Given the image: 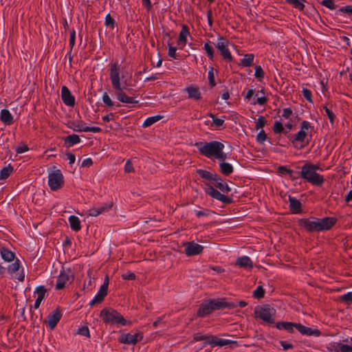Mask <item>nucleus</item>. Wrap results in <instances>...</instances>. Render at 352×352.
<instances>
[{
	"instance_id": "f257e3e1",
	"label": "nucleus",
	"mask_w": 352,
	"mask_h": 352,
	"mask_svg": "<svg viewBox=\"0 0 352 352\" xmlns=\"http://www.w3.org/2000/svg\"><path fill=\"white\" fill-rule=\"evenodd\" d=\"M333 217L317 218L310 217L299 219L298 225L309 232H319L330 230L336 223Z\"/></svg>"
},
{
	"instance_id": "f03ea898",
	"label": "nucleus",
	"mask_w": 352,
	"mask_h": 352,
	"mask_svg": "<svg viewBox=\"0 0 352 352\" xmlns=\"http://www.w3.org/2000/svg\"><path fill=\"white\" fill-rule=\"evenodd\" d=\"M248 305L244 300L228 302L225 298L206 299L202 301L199 308H236L239 306L243 307Z\"/></svg>"
},
{
	"instance_id": "7ed1b4c3",
	"label": "nucleus",
	"mask_w": 352,
	"mask_h": 352,
	"mask_svg": "<svg viewBox=\"0 0 352 352\" xmlns=\"http://www.w3.org/2000/svg\"><path fill=\"white\" fill-rule=\"evenodd\" d=\"M200 154L208 158H212L217 154L219 149L224 148V144L218 141L198 142L195 144Z\"/></svg>"
},
{
	"instance_id": "20e7f679",
	"label": "nucleus",
	"mask_w": 352,
	"mask_h": 352,
	"mask_svg": "<svg viewBox=\"0 0 352 352\" xmlns=\"http://www.w3.org/2000/svg\"><path fill=\"white\" fill-rule=\"evenodd\" d=\"M300 173L301 178L312 185L321 186L324 182V177L312 170L307 163L301 167Z\"/></svg>"
},
{
	"instance_id": "39448f33",
	"label": "nucleus",
	"mask_w": 352,
	"mask_h": 352,
	"mask_svg": "<svg viewBox=\"0 0 352 352\" xmlns=\"http://www.w3.org/2000/svg\"><path fill=\"white\" fill-rule=\"evenodd\" d=\"M100 316L104 323L116 322L123 326L131 324L130 321L125 320L123 316L115 309H112V311H109V309H102Z\"/></svg>"
},
{
	"instance_id": "423d86ee",
	"label": "nucleus",
	"mask_w": 352,
	"mask_h": 352,
	"mask_svg": "<svg viewBox=\"0 0 352 352\" xmlns=\"http://www.w3.org/2000/svg\"><path fill=\"white\" fill-rule=\"evenodd\" d=\"M109 78L111 82L112 87L114 89H120L121 80L124 78L120 74V65L118 62L111 63L109 64Z\"/></svg>"
},
{
	"instance_id": "0eeeda50",
	"label": "nucleus",
	"mask_w": 352,
	"mask_h": 352,
	"mask_svg": "<svg viewBox=\"0 0 352 352\" xmlns=\"http://www.w3.org/2000/svg\"><path fill=\"white\" fill-rule=\"evenodd\" d=\"M48 185L52 190H57L64 185V177L60 170L55 169L49 173Z\"/></svg>"
},
{
	"instance_id": "6e6552de",
	"label": "nucleus",
	"mask_w": 352,
	"mask_h": 352,
	"mask_svg": "<svg viewBox=\"0 0 352 352\" xmlns=\"http://www.w3.org/2000/svg\"><path fill=\"white\" fill-rule=\"evenodd\" d=\"M205 191L207 195H210L213 199L221 201L226 205H228L233 203V199L231 197L221 193L220 191L215 189L211 185H208Z\"/></svg>"
},
{
	"instance_id": "1a4fd4ad",
	"label": "nucleus",
	"mask_w": 352,
	"mask_h": 352,
	"mask_svg": "<svg viewBox=\"0 0 352 352\" xmlns=\"http://www.w3.org/2000/svg\"><path fill=\"white\" fill-rule=\"evenodd\" d=\"M143 338V333L141 331H138L133 335L131 333H122L118 338V342L122 344L135 345L142 341Z\"/></svg>"
},
{
	"instance_id": "9d476101",
	"label": "nucleus",
	"mask_w": 352,
	"mask_h": 352,
	"mask_svg": "<svg viewBox=\"0 0 352 352\" xmlns=\"http://www.w3.org/2000/svg\"><path fill=\"white\" fill-rule=\"evenodd\" d=\"M62 316L61 309H54L47 315L43 320V323L46 324L52 330L56 327Z\"/></svg>"
},
{
	"instance_id": "9b49d317",
	"label": "nucleus",
	"mask_w": 352,
	"mask_h": 352,
	"mask_svg": "<svg viewBox=\"0 0 352 352\" xmlns=\"http://www.w3.org/2000/svg\"><path fill=\"white\" fill-rule=\"evenodd\" d=\"M271 309H255L254 316L256 318L262 320L263 322L272 324H275V320L272 316L276 314V309H272L274 311L272 313Z\"/></svg>"
},
{
	"instance_id": "f8f14e48",
	"label": "nucleus",
	"mask_w": 352,
	"mask_h": 352,
	"mask_svg": "<svg viewBox=\"0 0 352 352\" xmlns=\"http://www.w3.org/2000/svg\"><path fill=\"white\" fill-rule=\"evenodd\" d=\"M70 278L72 280H74V276L69 269L61 271L55 285V289L57 290L63 289L65 287L66 283L69 281Z\"/></svg>"
},
{
	"instance_id": "ddd939ff",
	"label": "nucleus",
	"mask_w": 352,
	"mask_h": 352,
	"mask_svg": "<svg viewBox=\"0 0 352 352\" xmlns=\"http://www.w3.org/2000/svg\"><path fill=\"white\" fill-rule=\"evenodd\" d=\"M219 40L220 41L215 45V47L220 51L221 55L225 60L231 62L233 60V58L228 48V45L229 43L228 41L223 37H220Z\"/></svg>"
},
{
	"instance_id": "4468645a",
	"label": "nucleus",
	"mask_w": 352,
	"mask_h": 352,
	"mask_svg": "<svg viewBox=\"0 0 352 352\" xmlns=\"http://www.w3.org/2000/svg\"><path fill=\"white\" fill-rule=\"evenodd\" d=\"M184 246L185 247V253L188 256L200 254L204 250L202 245L194 241L186 242L184 243Z\"/></svg>"
},
{
	"instance_id": "2eb2a0df",
	"label": "nucleus",
	"mask_w": 352,
	"mask_h": 352,
	"mask_svg": "<svg viewBox=\"0 0 352 352\" xmlns=\"http://www.w3.org/2000/svg\"><path fill=\"white\" fill-rule=\"evenodd\" d=\"M113 206V202H109L104 203L98 208L94 207L87 211L88 215L91 217H97L111 210Z\"/></svg>"
},
{
	"instance_id": "dca6fc26",
	"label": "nucleus",
	"mask_w": 352,
	"mask_h": 352,
	"mask_svg": "<svg viewBox=\"0 0 352 352\" xmlns=\"http://www.w3.org/2000/svg\"><path fill=\"white\" fill-rule=\"evenodd\" d=\"M296 329L302 334L307 336L319 337L321 331L318 329H311L305 327L300 323H296Z\"/></svg>"
},
{
	"instance_id": "f3484780",
	"label": "nucleus",
	"mask_w": 352,
	"mask_h": 352,
	"mask_svg": "<svg viewBox=\"0 0 352 352\" xmlns=\"http://www.w3.org/2000/svg\"><path fill=\"white\" fill-rule=\"evenodd\" d=\"M61 98L65 105L69 107L74 106L75 98L66 86H63L61 88Z\"/></svg>"
},
{
	"instance_id": "a211bd4d",
	"label": "nucleus",
	"mask_w": 352,
	"mask_h": 352,
	"mask_svg": "<svg viewBox=\"0 0 352 352\" xmlns=\"http://www.w3.org/2000/svg\"><path fill=\"white\" fill-rule=\"evenodd\" d=\"M125 87H120V89H115V94L116 96L117 99L123 103L127 104H137L138 103V100H134L133 98L128 96L124 92V89Z\"/></svg>"
},
{
	"instance_id": "6ab92c4d",
	"label": "nucleus",
	"mask_w": 352,
	"mask_h": 352,
	"mask_svg": "<svg viewBox=\"0 0 352 352\" xmlns=\"http://www.w3.org/2000/svg\"><path fill=\"white\" fill-rule=\"evenodd\" d=\"M212 184L223 193H228L231 191V188L229 187L228 184L217 173H215L214 180L212 182Z\"/></svg>"
},
{
	"instance_id": "aec40b11",
	"label": "nucleus",
	"mask_w": 352,
	"mask_h": 352,
	"mask_svg": "<svg viewBox=\"0 0 352 352\" xmlns=\"http://www.w3.org/2000/svg\"><path fill=\"white\" fill-rule=\"evenodd\" d=\"M235 264L236 265H238L240 267L244 268L245 270H251L253 267V263L252 260L247 256L238 258Z\"/></svg>"
},
{
	"instance_id": "412c9836",
	"label": "nucleus",
	"mask_w": 352,
	"mask_h": 352,
	"mask_svg": "<svg viewBox=\"0 0 352 352\" xmlns=\"http://www.w3.org/2000/svg\"><path fill=\"white\" fill-rule=\"evenodd\" d=\"M289 209L293 214H299L302 212V204L300 201L296 198L289 196Z\"/></svg>"
},
{
	"instance_id": "4be33fe9",
	"label": "nucleus",
	"mask_w": 352,
	"mask_h": 352,
	"mask_svg": "<svg viewBox=\"0 0 352 352\" xmlns=\"http://www.w3.org/2000/svg\"><path fill=\"white\" fill-rule=\"evenodd\" d=\"M108 292V290L104 289V288L100 287L98 292L96 295L94 299H92L89 302V305L92 307L94 305H96L98 304H100L102 302L104 298V297L107 296Z\"/></svg>"
},
{
	"instance_id": "5701e85b",
	"label": "nucleus",
	"mask_w": 352,
	"mask_h": 352,
	"mask_svg": "<svg viewBox=\"0 0 352 352\" xmlns=\"http://www.w3.org/2000/svg\"><path fill=\"white\" fill-rule=\"evenodd\" d=\"M188 93V98L195 100H199L201 98V94L198 87L189 86L185 89Z\"/></svg>"
},
{
	"instance_id": "b1692460",
	"label": "nucleus",
	"mask_w": 352,
	"mask_h": 352,
	"mask_svg": "<svg viewBox=\"0 0 352 352\" xmlns=\"http://www.w3.org/2000/svg\"><path fill=\"white\" fill-rule=\"evenodd\" d=\"M276 327L278 329H284L287 331L288 333H294V328H296V322H278L275 323Z\"/></svg>"
},
{
	"instance_id": "393cba45",
	"label": "nucleus",
	"mask_w": 352,
	"mask_h": 352,
	"mask_svg": "<svg viewBox=\"0 0 352 352\" xmlns=\"http://www.w3.org/2000/svg\"><path fill=\"white\" fill-rule=\"evenodd\" d=\"M306 138L307 133L303 130H300L295 135H287V138L294 144H295V142H304Z\"/></svg>"
},
{
	"instance_id": "a878e982",
	"label": "nucleus",
	"mask_w": 352,
	"mask_h": 352,
	"mask_svg": "<svg viewBox=\"0 0 352 352\" xmlns=\"http://www.w3.org/2000/svg\"><path fill=\"white\" fill-rule=\"evenodd\" d=\"M65 146L67 148L78 144L80 142V136L76 134L69 135L63 138Z\"/></svg>"
},
{
	"instance_id": "bb28decb",
	"label": "nucleus",
	"mask_w": 352,
	"mask_h": 352,
	"mask_svg": "<svg viewBox=\"0 0 352 352\" xmlns=\"http://www.w3.org/2000/svg\"><path fill=\"white\" fill-rule=\"evenodd\" d=\"M1 120L8 125H10L13 123V116L9 111V110L6 109H3L1 111V116H0Z\"/></svg>"
},
{
	"instance_id": "cd10ccee",
	"label": "nucleus",
	"mask_w": 352,
	"mask_h": 352,
	"mask_svg": "<svg viewBox=\"0 0 352 352\" xmlns=\"http://www.w3.org/2000/svg\"><path fill=\"white\" fill-rule=\"evenodd\" d=\"M67 126L76 132H85V126H84L83 122L81 120L70 121L68 122Z\"/></svg>"
},
{
	"instance_id": "c85d7f7f",
	"label": "nucleus",
	"mask_w": 352,
	"mask_h": 352,
	"mask_svg": "<svg viewBox=\"0 0 352 352\" xmlns=\"http://www.w3.org/2000/svg\"><path fill=\"white\" fill-rule=\"evenodd\" d=\"M219 170L225 176H229L234 171L233 166L228 162H221L219 164Z\"/></svg>"
},
{
	"instance_id": "c756f323",
	"label": "nucleus",
	"mask_w": 352,
	"mask_h": 352,
	"mask_svg": "<svg viewBox=\"0 0 352 352\" xmlns=\"http://www.w3.org/2000/svg\"><path fill=\"white\" fill-rule=\"evenodd\" d=\"M190 34L189 28L186 25H183L182 30L179 33L178 44H183L184 45L186 43L187 36Z\"/></svg>"
},
{
	"instance_id": "7c9ffc66",
	"label": "nucleus",
	"mask_w": 352,
	"mask_h": 352,
	"mask_svg": "<svg viewBox=\"0 0 352 352\" xmlns=\"http://www.w3.org/2000/svg\"><path fill=\"white\" fill-rule=\"evenodd\" d=\"M70 228L74 231H79L81 229L80 221L78 217L72 215L69 217Z\"/></svg>"
},
{
	"instance_id": "2f4dec72",
	"label": "nucleus",
	"mask_w": 352,
	"mask_h": 352,
	"mask_svg": "<svg viewBox=\"0 0 352 352\" xmlns=\"http://www.w3.org/2000/svg\"><path fill=\"white\" fill-rule=\"evenodd\" d=\"M1 254L2 258L5 261L10 262L14 261L15 258V254L12 251L9 250L8 249L6 248H3L1 250Z\"/></svg>"
},
{
	"instance_id": "473e14b6",
	"label": "nucleus",
	"mask_w": 352,
	"mask_h": 352,
	"mask_svg": "<svg viewBox=\"0 0 352 352\" xmlns=\"http://www.w3.org/2000/svg\"><path fill=\"white\" fill-rule=\"evenodd\" d=\"M209 344L213 346H223L228 345L230 343V342L228 340H223L221 338H218L215 336H211L210 341H208Z\"/></svg>"
},
{
	"instance_id": "72a5a7b5",
	"label": "nucleus",
	"mask_w": 352,
	"mask_h": 352,
	"mask_svg": "<svg viewBox=\"0 0 352 352\" xmlns=\"http://www.w3.org/2000/svg\"><path fill=\"white\" fill-rule=\"evenodd\" d=\"M197 173L201 177V178H204L205 179H207L210 182H213L214 180V175H215V173L214 174H212L211 173H210L209 171L208 170H203V169H197Z\"/></svg>"
},
{
	"instance_id": "f704fd0d",
	"label": "nucleus",
	"mask_w": 352,
	"mask_h": 352,
	"mask_svg": "<svg viewBox=\"0 0 352 352\" xmlns=\"http://www.w3.org/2000/svg\"><path fill=\"white\" fill-rule=\"evenodd\" d=\"M254 56L253 54H246L241 60V65L243 67H251L253 65Z\"/></svg>"
},
{
	"instance_id": "c9c22d12",
	"label": "nucleus",
	"mask_w": 352,
	"mask_h": 352,
	"mask_svg": "<svg viewBox=\"0 0 352 352\" xmlns=\"http://www.w3.org/2000/svg\"><path fill=\"white\" fill-rule=\"evenodd\" d=\"M162 118L163 116L160 115L148 117L145 120V121L142 124V126L145 128L148 127L153 124L154 123L157 122V121L160 120Z\"/></svg>"
},
{
	"instance_id": "e433bc0d",
	"label": "nucleus",
	"mask_w": 352,
	"mask_h": 352,
	"mask_svg": "<svg viewBox=\"0 0 352 352\" xmlns=\"http://www.w3.org/2000/svg\"><path fill=\"white\" fill-rule=\"evenodd\" d=\"M285 1L300 11H302L305 8V0H285Z\"/></svg>"
},
{
	"instance_id": "4c0bfd02",
	"label": "nucleus",
	"mask_w": 352,
	"mask_h": 352,
	"mask_svg": "<svg viewBox=\"0 0 352 352\" xmlns=\"http://www.w3.org/2000/svg\"><path fill=\"white\" fill-rule=\"evenodd\" d=\"M13 167L10 164L4 167L0 171V180L6 179L8 178L10 174L13 172Z\"/></svg>"
},
{
	"instance_id": "58836bf2",
	"label": "nucleus",
	"mask_w": 352,
	"mask_h": 352,
	"mask_svg": "<svg viewBox=\"0 0 352 352\" xmlns=\"http://www.w3.org/2000/svg\"><path fill=\"white\" fill-rule=\"evenodd\" d=\"M339 300L346 305H352V291L340 296L339 297Z\"/></svg>"
},
{
	"instance_id": "ea45409f",
	"label": "nucleus",
	"mask_w": 352,
	"mask_h": 352,
	"mask_svg": "<svg viewBox=\"0 0 352 352\" xmlns=\"http://www.w3.org/2000/svg\"><path fill=\"white\" fill-rule=\"evenodd\" d=\"M211 336H204L200 333H195L193 336V340L198 341H205V344H209L208 341H210Z\"/></svg>"
},
{
	"instance_id": "a19ab883",
	"label": "nucleus",
	"mask_w": 352,
	"mask_h": 352,
	"mask_svg": "<svg viewBox=\"0 0 352 352\" xmlns=\"http://www.w3.org/2000/svg\"><path fill=\"white\" fill-rule=\"evenodd\" d=\"M208 116L212 119V126L220 127L222 126L224 124V120L215 117L214 114L212 113H208Z\"/></svg>"
},
{
	"instance_id": "79ce46f5",
	"label": "nucleus",
	"mask_w": 352,
	"mask_h": 352,
	"mask_svg": "<svg viewBox=\"0 0 352 352\" xmlns=\"http://www.w3.org/2000/svg\"><path fill=\"white\" fill-rule=\"evenodd\" d=\"M46 292L47 289L44 286L38 287L35 291V293L37 294V299L42 301L44 299Z\"/></svg>"
},
{
	"instance_id": "37998d69",
	"label": "nucleus",
	"mask_w": 352,
	"mask_h": 352,
	"mask_svg": "<svg viewBox=\"0 0 352 352\" xmlns=\"http://www.w3.org/2000/svg\"><path fill=\"white\" fill-rule=\"evenodd\" d=\"M46 292L47 289L44 286L38 287L35 291V293L37 294V299L42 301L44 299Z\"/></svg>"
},
{
	"instance_id": "c03bdc74",
	"label": "nucleus",
	"mask_w": 352,
	"mask_h": 352,
	"mask_svg": "<svg viewBox=\"0 0 352 352\" xmlns=\"http://www.w3.org/2000/svg\"><path fill=\"white\" fill-rule=\"evenodd\" d=\"M265 289L262 286H258L253 292V297L257 299H260L264 297Z\"/></svg>"
},
{
	"instance_id": "a18cd8bd",
	"label": "nucleus",
	"mask_w": 352,
	"mask_h": 352,
	"mask_svg": "<svg viewBox=\"0 0 352 352\" xmlns=\"http://www.w3.org/2000/svg\"><path fill=\"white\" fill-rule=\"evenodd\" d=\"M265 72L260 65L255 67L254 76L259 80L261 81L264 78Z\"/></svg>"
},
{
	"instance_id": "49530a36",
	"label": "nucleus",
	"mask_w": 352,
	"mask_h": 352,
	"mask_svg": "<svg viewBox=\"0 0 352 352\" xmlns=\"http://www.w3.org/2000/svg\"><path fill=\"white\" fill-rule=\"evenodd\" d=\"M320 3L330 10H335L338 8L334 0H322Z\"/></svg>"
},
{
	"instance_id": "de8ad7c7",
	"label": "nucleus",
	"mask_w": 352,
	"mask_h": 352,
	"mask_svg": "<svg viewBox=\"0 0 352 352\" xmlns=\"http://www.w3.org/2000/svg\"><path fill=\"white\" fill-rule=\"evenodd\" d=\"M19 267H20V263H19V260L16 259V261H15L14 263H13L12 264L10 265L8 267V271L10 274H13L14 272H16V271H18L19 270Z\"/></svg>"
},
{
	"instance_id": "09e8293b",
	"label": "nucleus",
	"mask_w": 352,
	"mask_h": 352,
	"mask_svg": "<svg viewBox=\"0 0 352 352\" xmlns=\"http://www.w3.org/2000/svg\"><path fill=\"white\" fill-rule=\"evenodd\" d=\"M204 49L207 53L208 58L212 60L214 59V49L213 47L209 45V43H206L204 44Z\"/></svg>"
},
{
	"instance_id": "8fccbe9b",
	"label": "nucleus",
	"mask_w": 352,
	"mask_h": 352,
	"mask_svg": "<svg viewBox=\"0 0 352 352\" xmlns=\"http://www.w3.org/2000/svg\"><path fill=\"white\" fill-rule=\"evenodd\" d=\"M208 80L209 85L211 87H213L216 85L214 75V68L210 67L208 71Z\"/></svg>"
},
{
	"instance_id": "3c124183",
	"label": "nucleus",
	"mask_w": 352,
	"mask_h": 352,
	"mask_svg": "<svg viewBox=\"0 0 352 352\" xmlns=\"http://www.w3.org/2000/svg\"><path fill=\"white\" fill-rule=\"evenodd\" d=\"M33 309H21L20 315L21 317L23 318V319L25 320H27V317L30 316V318L33 319Z\"/></svg>"
},
{
	"instance_id": "603ef678",
	"label": "nucleus",
	"mask_w": 352,
	"mask_h": 352,
	"mask_svg": "<svg viewBox=\"0 0 352 352\" xmlns=\"http://www.w3.org/2000/svg\"><path fill=\"white\" fill-rule=\"evenodd\" d=\"M116 24L115 20L111 17V14L109 13L105 16V25L107 27H111V29L114 28Z\"/></svg>"
},
{
	"instance_id": "864d4df0",
	"label": "nucleus",
	"mask_w": 352,
	"mask_h": 352,
	"mask_svg": "<svg viewBox=\"0 0 352 352\" xmlns=\"http://www.w3.org/2000/svg\"><path fill=\"white\" fill-rule=\"evenodd\" d=\"M266 123L267 120L265 119V118L263 116H259L256 123L255 129L256 130H258L259 129H263L266 124Z\"/></svg>"
},
{
	"instance_id": "5fc2aeb1",
	"label": "nucleus",
	"mask_w": 352,
	"mask_h": 352,
	"mask_svg": "<svg viewBox=\"0 0 352 352\" xmlns=\"http://www.w3.org/2000/svg\"><path fill=\"white\" fill-rule=\"evenodd\" d=\"M102 101L107 107H111L114 105L113 101L107 92H104L102 96Z\"/></svg>"
},
{
	"instance_id": "6e6d98bb",
	"label": "nucleus",
	"mask_w": 352,
	"mask_h": 352,
	"mask_svg": "<svg viewBox=\"0 0 352 352\" xmlns=\"http://www.w3.org/2000/svg\"><path fill=\"white\" fill-rule=\"evenodd\" d=\"M340 12L352 15V6H346L340 8L338 11H336V14H338Z\"/></svg>"
},
{
	"instance_id": "4d7b16f0",
	"label": "nucleus",
	"mask_w": 352,
	"mask_h": 352,
	"mask_svg": "<svg viewBox=\"0 0 352 352\" xmlns=\"http://www.w3.org/2000/svg\"><path fill=\"white\" fill-rule=\"evenodd\" d=\"M283 124L280 121H276L273 126V131L275 133H281L283 131Z\"/></svg>"
},
{
	"instance_id": "13d9d810",
	"label": "nucleus",
	"mask_w": 352,
	"mask_h": 352,
	"mask_svg": "<svg viewBox=\"0 0 352 352\" xmlns=\"http://www.w3.org/2000/svg\"><path fill=\"white\" fill-rule=\"evenodd\" d=\"M324 110L325 111L327 116L331 124H333L335 120V114L333 113L331 110H330L327 106L323 107Z\"/></svg>"
},
{
	"instance_id": "bf43d9fd",
	"label": "nucleus",
	"mask_w": 352,
	"mask_h": 352,
	"mask_svg": "<svg viewBox=\"0 0 352 352\" xmlns=\"http://www.w3.org/2000/svg\"><path fill=\"white\" fill-rule=\"evenodd\" d=\"M214 309H198L197 316L198 317H206L210 315Z\"/></svg>"
},
{
	"instance_id": "052dcab7",
	"label": "nucleus",
	"mask_w": 352,
	"mask_h": 352,
	"mask_svg": "<svg viewBox=\"0 0 352 352\" xmlns=\"http://www.w3.org/2000/svg\"><path fill=\"white\" fill-rule=\"evenodd\" d=\"M78 333L87 338L90 337L89 330L87 326H83L79 328L78 330Z\"/></svg>"
},
{
	"instance_id": "680f3d73",
	"label": "nucleus",
	"mask_w": 352,
	"mask_h": 352,
	"mask_svg": "<svg viewBox=\"0 0 352 352\" xmlns=\"http://www.w3.org/2000/svg\"><path fill=\"white\" fill-rule=\"evenodd\" d=\"M267 139V135L265 132L262 129L256 136V141L258 143L263 144Z\"/></svg>"
},
{
	"instance_id": "e2e57ef3",
	"label": "nucleus",
	"mask_w": 352,
	"mask_h": 352,
	"mask_svg": "<svg viewBox=\"0 0 352 352\" xmlns=\"http://www.w3.org/2000/svg\"><path fill=\"white\" fill-rule=\"evenodd\" d=\"M224 148H221L219 149V151L214 156L215 158L219 160L221 162H226L225 160L227 157L226 154L223 151Z\"/></svg>"
},
{
	"instance_id": "0e129e2a",
	"label": "nucleus",
	"mask_w": 352,
	"mask_h": 352,
	"mask_svg": "<svg viewBox=\"0 0 352 352\" xmlns=\"http://www.w3.org/2000/svg\"><path fill=\"white\" fill-rule=\"evenodd\" d=\"M302 92L303 96L309 102H313L311 91L309 89H308L307 88H303Z\"/></svg>"
},
{
	"instance_id": "69168bd1",
	"label": "nucleus",
	"mask_w": 352,
	"mask_h": 352,
	"mask_svg": "<svg viewBox=\"0 0 352 352\" xmlns=\"http://www.w3.org/2000/svg\"><path fill=\"white\" fill-rule=\"evenodd\" d=\"M176 50H177V49L175 47H173L171 45L168 44V55L170 57L173 58L175 59H178V58L177 57V54H176Z\"/></svg>"
},
{
	"instance_id": "338daca9",
	"label": "nucleus",
	"mask_w": 352,
	"mask_h": 352,
	"mask_svg": "<svg viewBox=\"0 0 352 352\" xmlns=\"http://www.w3.org/2000/svg\"><path fill=\"white\" fill-rule=\"evenodd\" d=\"M75 40H76V31L74 30H72L70 32V38H69V47H70L71 50H72V49L75 45Z\"/></svg>"
},
{
	"instance_id": "774afa93",
	"label": "nucleus",
	"mask_w": 352,
	"mask_h": 352,
	"mask_svg": "<svg viewBox=\"0 0 352 352\" xmlns=\"http://www.w3.org/2000/svg\"><path fill=\"white\" fill-rule=\"evenodd\" d=\"M338 346L340 352H352L351 346L344 344H339Z\"/></svg>"
}]
</instances>
